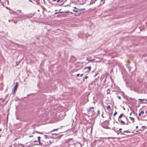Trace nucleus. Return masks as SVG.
<instances>
[{
  "instance_id": "f257e3e1",
  "label": "nucleus",
  "mask_w": 147,
  "mask_h": 147,
  "mask_svg": "<svg viewBox=\"0 0 147 147\" xmlns=\"http://www.w3.org/2000/svg\"><path fill=\"white\" fill-rule=\"evenodd\" d=\"M74 8L75 9H74L73 10V11H74L77 12H81L82 11L85 10V8H82V9H77L76 7H74Z\"/></svg>"
},
{
  "instance_id": "f03ea898",
  "label": "nucleus",
  "mask_w": 147,
  "mask_h": 147,
  "mask_svg": "<svg viewBox=\"0 0 147 147\" xmlns=\"http://www.w3.org/2000/svg\"><path fill=\"white\" fill-rule=\"evenodd\" d=\"M91 67L90 66L86 67L84 69V71L86 73H89L90 71Z\"/></svg>"
},
{
  "instance_id": "7ed1b4c3",
  "label": "nucleus",
  "mask_w": 147,
  "mask_h": 147,
  "mask_svg": "<svg viewBox=\"0 0 147 147\" xmlns=\"http://www.w3.org/2000/svg\"><path fill=\"white\" fill-rule=\"evenodd\" d=\"M87 111L88 113H90L91 112H94V107H90L88 109H87Z\"/></svg>"
},
{
  "instance_id": "20e7f679",
  "label": "nucleus",
  "mask_w": 147,
  "mask_h": 147,
  "mask_svg": "<svg viewBox=\"0 0 147 147\" xmlns=\"http://www.w3.org/2000/svg\"><path fill=\"white\" fill-rule=\"evenodd\" d=\"M80 4H84L86 3L87 0H76Z\"/></svg>"
},
{
  "instance_id": "39448f33",
  "label": "nucleus",
  "mask_w": 147,
  "mask_h": 147,
  "mask_svg": "<svg viewBox=\"0 0 147 147\" xmlns=\"http://www.w3.org/2000/svg\"><path fill=\"white\" fill-rule=\"evenodd\" d=\"M18 86V83L17 82L16 83V85L14 87L13 94L15 93Z\"/></svg>"
},
{
  "instance_id": "423d86ee",
  "label": "nucleus",
  "mask_w": 147,
  "mask_h": 147,
  "mask_svg": "<svg viewBox=\"0 0 147 147\" xmlns=\"http://www.w3.org/2000/svg\"><path fill=\"white\" fill-rule=\"evenodd\" d=\"M118 121L119 122L120 124L125 125L126 124V123H125L124 121L122 120L121 119H118Z\"/></svg>"
},
{
  "instance_id": "0eeeda50",
  "label": "nucleus",
  "mask_w": 147,
  "mask_h": 147,
  "mask_svg": "<svg viewBox=\"0 0 147 147\" xmlns=\"http://www.w3.org/2000/svg\"><path fill=\"white\" fill-rule=\"evenodd\" d=\"M126 66H127V68L129 69V71H131V67L127 63H126Z\"/></svg>"
},
{
  "instance_id": "6e6552de",
  "label": "nucleus",
  "mask_w": 147,
  "mask_h": 147,
  "mask_svg": "<svg viewBox=\"0 0 147 147\" xmlns=\"http://www.w3.org/2000/svg\"><path fill=\"white\" fill-rule=\"evenodd\" d=\"M8 21L9 22H10V21H12V22H13L14 24H16L18 22V21L16 20H9Z\"/></svg>"
},
{
  "instance_id": "1a4fd4ad",
  "label": "nucleus",
  "mask_w": 147,
  "mask_h": 147,
  "mask_svg": "<svg viewBox=\"0 0 147 147\" xmlns=\"http://www.w3.org/2000/svg\"><path fill=\"white\" fill-rule=\"evenodd\" d=\"M100 114V111L99 110H98L97 111V114L94 117L95 118H96V117L97 116H98Z\"/></svg>"
},
{
  "instance_id": "9d476101",
  "label": "nucleus",
  "mask_w": 147,
  "mask_h": 147,
  "mask_svg": "<svg viewBox=\"0 0 147 147\" xmlns=\"http://www.w3.org/2000/svg\"><path fill=\"white\" fill-rule=\"evenodd\" d=\"M96 1V0H91L90 1V4H93Z\"/></svg>"
},
{
  "instance_id": "9b49d317",
  "label": "nucleus",
  "mask_w": 147,
  "mask_h": 147,
  "mask_svg": "<svg viewBox=\"0 0 147 147\" xmlns=\"http://www.w3.org/2000/svg\"><path fill=\"white\" fill-rule=\"evenodd\" d=\"M38 142H39V144H33V145H42V143H41L40 142V141H38Z\"/></svg>"
},
{
  "instance_id": "f8f14e48",
  "label": "nucleus",
  "mask_w": 147,
  "mask_h": 147,
  "mask_svg": "<svg viewBox=\"0 0 147 147\" xmlns=\"http://www.w3.org/2000/svg\"><path fill=\"white\" fill-rule=\"evenodd\" d=\"M124 115V114H123V113L121 114L118 117V119H120Z\"/></svg>"
},
{
  "instance_id": "ddd939ff",
  "label": "nucleus",
  "mask_w": 147,
  "mask_h": 147,
  "mask_svg": "<svg viewBox=\"0 0 147 147\" xmlns=\"http://www.w3.org/2000/svg\"><path fill=\"white\" fill-rule=\"evenodd\" d=\"M129 118L133 122H134L135 119L134 118L131 117H129Z\"/></svg>"
},
{
  "instance_id": "4468645a",
  "label": "nucleus",
  "mask_w": 147,
  "mask_h": 147,
  "mask_svg": "<svg viewBox=\"0 0 147 147\" xmlns=\"http://www.w3.org/2000/svg\"><path fill=\"white\" fill-rule=\"evenodd\" d=\"M44 136L46 139H49L50 138V136H49L45 135Z\"/></svg>"
},
{
  "instance_id": "2eb2a0df",
  "label": "nucleus",
  "mask_w": 147,
  "mask_h": 147,
  "mask_svg": "<svg viewBox=\"0 0 147 147\" xmlns=\"http://www.w3.org/2000/svg\"><path fill=\"white\" fill-rule=\"evenodd\" d=\"M59 128L56 129H54L52 130L50 132H51L55 131H57L59 129Z\"/></svg>"
},
{
  "instance_id": "dca6fc26",
  "label": "nucleus",
  "mask_w": 147,
  "mask_h": 147,
  "mask_svg": "<svg viewBox=\"0 0 147 147\" xmlns=\"http://www.w3.org/2000/svg\"><path fill=\"white\" fill-rule=\"evenodd\" d=\"M86 60H88V62H92L93 61H94L95 59H94L91 60H89L88 59H87Z\"/></svg>"
},
{
  "instance_id": "f3484780",
  "label": "nucleus",
  "mask_w": 147,
  "mask_h": 147,
  "mask_svg": "<svg viewBox=\"0 0 147 147\" xmlns=\"http://www.w3.org/2000/svg\"><path fill=\"white\" fill-rule=\"evenodd\" d=\"M60 0H53V2L56 1L58 3L61 2Z\"/></svg>"
},
{
  "instance_id": "a211bd4d",
  "label": "nucleus",
  "mask_w": 147,
  "mask_h": 147,
  "mask_svg": "<svg viewBox=\"0 0 147 147\" xmlns=\"http://www.w3.org/2000/svg\"><path fill=\"white\" fill-rule=\"evenodd\" d=\"M114 130L115 132H116L118 134H119V133L118 132V130H117L116 129H114Z\"/></svg>"
},
{
  "instance_id": "6ab92c4d",
  "label": "nucleus",
  "mask_w": 147,
  "mask_h": 147,
  "mask_svg": "<svg viewBox=\"0 0 147 147\" xmlns=\"http://www.w3.org/2000/svg\"><path fill=\"white\" fill-rule=\"evenodd\" d=\"M107 109H111V106L110 105H108L107 107Z\"/></svg>"
},
{
  "instance_id": "aec40b11",
  "label": "nucleus",
  "mask_w": 147,
  "mask_h": 147,
  "mask_svg": "<svg viewBox=\"0 0 147 147\" xmlns=\"http://www.w3.org/2000/svg\"><path fill=\"white\" fill-rule=\"evenodd\" d=\"M38 142V141H37V140H34V141H33L32 142V144H33V145L34 144V142Z\"/></svg>"
},
{
  "instance_id": "412c9836",
  "label": "nucleus",
  "mask_w": 147,
  "mask_h": 147,
  "mask_svg": "<svg viewBox=\"0 0 147 147\" xmlns=\"http://www.w3.org/2000/svg\"><path fill=\"white\" fill-rule=\"evenodd\" d=\"M138 100H140V102H142V101H143V100H144V99H138Z\"/></svg>"
},
{
  "instance_id": "4be33fe9",
  "label": "nucleus",
  "mask_w": 147,
  "mask_h": 147,
  "mask_svg": "<svg viewBox=\"0 0 147 147\" xmlns=\"http://www.w3.org/2000/svg\"><path fill=\"white\" fill-rule=\"evenodd\" d=\"M41 138L40 136H38V141H40V139Z\"/></svg>"
},
{
  "instance_id": "5701e85b",
  "label": "nucleus",
  "mask_w": 147,
  "mask_h": 147,
  "mask_svg": "<svg viewBox=\"0 0 147 147\" xmlns=\"http://www.w3.org/2000/svg\"><path fill=\"white\" fill-rule=\"evenodd\" d=\"M140 113L141 114H143L144 113V111H141L140 112Z\"/></svg>"
},
{
  "instance_id": "b1692460",
  "label": "nucleus",
  "mask_w": 147,
  "mask_h": 147,
  "mask_svg": "<svg viewBox=\"0 0 147 147\" xmlns=\"http://www.w3.org/2000/svg\"><path fill=\"white\" fill-rule=\"evenodd\" d=\"M124 132H126L127 133H129L130 132H129V131H123Z\"/></svg>"
},
{
  "instance_id": "393cba45",
  "label": "nucleus",
  "mask_w": 147,
  "mask_h": 147,
  "mask_svg": "<svg viewBox=\"0 0 147 147\" xmlns=\"http://www.w3.org/2000/svg\"><path fill=\"white\" fill-rule=\"evenodd\" d=\"M117 112H115L113 114V116H115L117 115Z\"/></svg>"
},
{
  "instance_id": "a878e982",
  "label": "nucleus",
  "mask_w": 147,
  "mask_h": 147,
  "mask_svg": "<svg viewBox=\"0 0 147 147\" xmlns=\"http://www.w3.org/2000/svg\"><path fill=\"white\" fill-rule=\"evenodd\" d=\"M129 123H130L129 122H127L126 123L125 125H128L129 124Z\"/></svg>"
},
{
  "instance_id": "bb28decb",
  "label": "nucleus",
  "mask_w": 147,
  "mask_h": 147,
  "mask_svg": "<svg viewBox=\"0 0 147 147\" xmlns=\"http://www.w3.org/2000/svg\"><path fill=\"white\" fill-rule=\"evenodd\" d=\"M117 97H118V98L119 99H121V97L120 96H117Z\"/></svg>"
},
{
  "instance_id": "cd10ccee",
  "label": "nucleus",
  "mask_w": 147,
  "mask_h": 147,
  "mask_svg": "<svg viewBox=\"0 0 147 147\" xmlns=\"http://www.w3.org/2000/svg\"><path fill=\"white\" fill-rule=\"evenodd\" d=\"M130 61H129V60H128L127 61V63H127L128 64H129L130 63Z\"/></svg>"
},
{
  "instance_id": "c85d7f7f",
  "label": "nucleus",
  "mask_w": 147,
  "mask_h": 147,
  "mask_svg": "<svg viewBox=\"0 0 147 147\" xmlns=\"http://www.w3.org/2000/svg\"><path fill=\"white\" fill-rule=\"evenodd\" d=\"M80 74H77L76 76L77 77H78L80 76Z\"/></svg>"
},
{
  "instance_id": "c756f323",
  "label": "nucleus",
  "mask_w": 147,
  "mask_h": 147,
  "mask_svg": "<svg viewBox=\"0 0 147 147\" xmlns=\"http://www.w3.org/2000/svg\"><path fill=\"white\" fill-rule=\"evenodd\" d=\"M88 78V76H86H86H85V79H87V78Z\"/></svg>"
},
{
  "instance_id": "7c9ffc66",
  "label": "nucleus",
  "mask_w": 147,
  "mask_h": 147,
  "mask_svg": "<svg viewBox=\"0 0 147 147\" xmlns=\"http://www.w3.org/2000/svg\"><path fill=\"white\" fill-rule=\"evenodd\" d=\"M101 116H102V118H104V117L103 115V113L102 114Z\"/></svg>"
},
{
  "instance_id": "2f4dec72",
  "label": "nucleus",
  "mask_w": 147,
  "mask_h": 147,
  "mask_svg": "<svg viewBox=\"0 0 147 147\" xmlns=\"http://www.w3.org/2000/svg\"><path fill=\"white\" fill-rule=\"evenodd\" d=\"M36 133H38V134H39L40 133V132H39L38 131H36Z\"/></svg>"
},
{
  "instance_id": "473e14b6",
  "label": "nucleus",
  "mask_w": 147,
  "mask_h": 147,
  "mask_svg": "<svg viewBox=\"0 0 147 147\" xmlns=\"http://www.w3.org/2000/svg\"><path fill=\"white\" fill-rule=\"evenodd\" d=\"M141 113L140 112L139 113V116H141Z\"/></svg>"
},
{
  "instance_id": "72a5a7b5",
  "label": "nucleus",
  "mask_w": 147,
  "mask_h": 147,
  "mask_svg": "<svg viewBox=\"0 0 147 147\" xmlns=\"http://www.w3.org/2000/svg\"><path fill=\"white\" fill-rule=\"evenodd\" d=\"M145 113H146V115H147V110H146V111H145Z\"/></svg>"
},
{
  "instance_id": "f704fd0d",
  "label": "nucleus",
  "mask_w": 147,
  "mask_h": 147,
  "mask_svg": "<svg viewBox=\"0 0 147 147\" xmlns=\"http://www.w3.org/2000/svg\"><path fill=\"white\" fill-rule=\"evenodd\" d=\"M83 76V74H81L80 75V76L81 77L82 76Z\"/></svg>"
},
{
  "instance_id": "c9c22d12",
  "label": "nucleus",
  "mask_w": 147,
  "mask_h": 147,
  "mask_svg": "<svg viewBox=\"0 0 147 147\" xmlns=\"http://www.w3.org/2000/svg\"><path fill=\"white\" fill-rule=\"evenodd\" d=\"M60 1L61 2H63L64 1V0H61Z\"/></svg>"
},
{
  "instance_id": "e433bc0d",
  "label": "nucleus",
  "mask_w": 147,
  "mask_h": 147,
  "mask_svg": "<svg viewBox=\"0 0 147 147\" xmlns=\"http://www.w3.org/2000/svg\"><path fill=\"white\" fill-rule=\"evenodd\" d=\"M122 130V129L121 128H120L119 129V130H118V131H121V130Z\"/></svg>"
},
{
  "instance_id": "4c0bfd02",
  "label": "nucleus",
  "mask_w": 147,
  "mask_h": 147,
  "mask_svg": "<svg viewBox=\"0 0 147 147\" xmlns=\"http://www.w3.org/2000/svg\"><path fill=\"white\" fill-rule=\"evenodd\" d=\"M136 129H138V126H136Z\"/></svg>"
},
{
  "instance_id": "58836bf2",
  "label": "nucleus",
  "mask_w": 147,
  "mask_h": 147,
  "mask_svg": "<svg viewBox=\"0 0 147 147\" xmlns=\"http://www.w3.org/2000/svg\"><path fill=\"white\" fill-rule=\"evenodd\" d=\"M120 132H121V134H123V135H125V134H123V133H122V132L121 131Z\"/></svg>"
},
{
  "instance_id": "ea45409f",
  "label": "nucleus",
  "mask_w": 147,
  "mask_h": 147,
  "mask_svg": "<svg viewBox=\"0 0 147 147\" xmlns=\"http://www.w3.org/2000/svg\"><path fill=\"white\" fill-rule=\"evenodd\" d=\"M132 113V112H131V113H130V115H131Z\"/></svg>"
},
{
  "instance_id": "a19ab883",
  "label": "nucleus",
  "mask_w": 147,
  "mask_h": 147,
  "mask_svg": "<svg viewBox=\"0 0 147 147\" xmlns=\"http://www.w3.org/2000/svg\"><path fill=\"white\" fill-rule=\"evenodd\" d=\"M33 136H29V137H32Z\"/></svg>"
},
{
  "instance_id": "79ce46f5",
  "label": "nucleus",
  "mask_w": 147,
  "mask_h": 147,
  "mask_svg": "<svg viewBox=\"0 0 147 147\" xmlns=\"http://www.w3.org/2000/svg\"><path fill=\"white\" fill-rule=\"evenodd\" d=\"M39 134H43V133H42V132H40V133H39Z\"/></svg>"
},
{
  "instance_id": "37998d69",
  "label": "nucleus",
  "mask_w": 147,
  "mask_h": 147,
  "mask_svg": "<svg viewBox=\"0 0 147 147\" xmlns=\"http://www.w3.org/2000/svg\"><path fill=\"white\" fill-rule=\"evenodd\" d=\"M29 1L31 2H32V0H29Z\"/></svg>"
},
{
  "instance_id": "c03bdc74",
  "label": "nucleus",
  "mask_w": 147,
  "mask_h": 147,
  "mask_svg": "<svg viewBox=\"0 0 147 147\" xmlns=\"http://www.w3.org/2000/svg\"><path fill=\"white\" fill-rule=\"evenodd\" d=\"M77 130H76L75 131V132H74V133H76V132H77Z\"/></svg>"
},
{
  "instance_id": "a18cd8bd",
  "label": "nucleus",
  "mask_w": 147,
  "mask_h": 147,
  "mask_svg": "<svg viewBox=\"0 0 147 147\" xmlns=\"http://www.w3.org/2000/svg\"><path fill=\"white\" fill-rule=\"evenodd\" d=\"M19 12H21V10H18Z\"/></svg>"
},
{
  "instance_id": "49530a36",
  "label": "nucleus",
  "mask_w": 147,
  "mask_h": 147,
  "mask_svg": "<svg viewBox=\"0 0 147 147\" xmlns=\"http://www.w3.org/2000/svg\"><path fill=\"white\" fill-rule=\"evenodd\" d=\"M138 130L140 131H142V130L141 129H139Z\"/></svg>"
},
{
  "instance_id": "de8ad7c7",
  "label": "nucleus",
  "mask_w": 147,
  "mask_h": 147,
  "mask_svg": "<svg viewBox=\"0 0 147 147\" xmlns=\"http://www.w3.org/2000/svg\"><path fill=\"white\" fill-rule=\"evenodd\" d=\"M109 119H110L111 120V118H110V117H109Z\"/></svg>"
},
{
  "instance_id": "09e8293b",
  "label": "nucleus",
  "mask_w": 147,
  "mask_h": 147,
  "mask_svg": "<svg viewBox=\"0 0 147 147\" xmlns=\"http://www.w3.org/2000/svg\"><path fill=\"white\" fill-rule=\"evenodd\" d=\"M2 130V129H0V131H1Z\"/></svg>"
},
{
  "instance_id": "8fccbe9b",
  "label": "nucleus",
  "mask_w": 147,
  "mask_h": 147,
  "mask_svg": "<svg viewBox=\"0 0 147 147\" xmlns=\"http://www.w3.org/2000/svg\"><path fill=\"white\" fill-rule=\"evenodd\" d=\"M101 1H103V0H100Z\"/></svg>"
}]
</instances>
